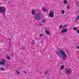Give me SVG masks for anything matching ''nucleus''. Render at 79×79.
<instances>
[{
	"mask_svg": "<svg viewBox=\"0 0 79 79\" xmlns=\"http://www.w3.org/2000/svg\"><path fill=\"white\" fill-rule=\"evenodd\" d=\"M59 53L61 56L62 60L63 61H65L66 60V56H67L65 52L63 50H61L59 52Z\"/></svg>",
	"mask_w": 79,
	"mask_h": 79,
	"instance_id": "1",
	"label": "nucleus"
},
{
	"mask_svg": "<svg viewBox=\"0 0 79 79\" xmlns=\"http://www.w3.org/2000/svg\"><path fill=\"white\" fill-rule=\"evenodd\" d=\"M42 18V13L40 12H39L36 14L34 17L35 20H40Z\"/></svg>",
	"mask_w": 79,
	"mask_h": 79,
	"instance_id": "2",
	"label": "nucleus"
},
{
	"mask_svg": "<svg viewBox=\"0 0 79 79\" xmlns=\"http://www.w3.org/2000/svg\"><path fill=\"white\" fill-rule=\"evenodd\" d=\"M6 11V8L4 6H0V13H2L3 15H4V13Z\"/></svg>",
	"mask_w": 79,
	"mask_h": 79,
	"instance_id": "3",
	"label": "nucleus"
},
{
	"mask_svg": "<svg viewBox=\"0 0 79 79\" xmlns=\"http://www.w3.org/2000/svg\"><path fill=\"white\" fill-rule=\"evenodd\" d=\"M49 16L51 18H53L54 17V12L53 11V10H51L49 12Z\"/></svg>",
	"mask_w": 79,
	"mask_h": 79,
	"instance_id": "4",
	"label": "nucleus"
},
{
	"mask_svg": "<svg viewBox=\"0 0 79 79\" xmlns=\"http://www.w3.org/2000/svg\"><path fill=\"white\" fill-rule=\"evenodd\" d=\"M71 69L70 68L66 70V72L67 74H71Z\"/></svg>",
	"mask_w": 79,
	"mask_h": 79,
	"instance_id": "5",
	"label": "nucleus"
},
{
	"mask_svg": "<svg viewBox=\"0 0 79 79\" xmlns=\"http://www.w3.org/2000/svg\"><path fill=\"white\" fill-rule=\"evenodd\" d=\"M1 61H2L1 63L2 64V65H5V63L6 62V60L4 59H2Z\"/></svg>",
	"mask_w": 79,
	"mask_h": 79,
	"instance_id": "6",
	"label": "nucleus"
},
{
	"mask_svg": "<svg viewBox=\"0 0 79 79\" xmlns=\"http://www.w3.org/2000/svg\"><path fill=\"white\" fill-rule=\"evenodd\" d=\"M67 31V29L65 28V29H64L62 30V31H60V34H62V33H64V32H66Z\"/></svg>",
	"mask_w": 79,
	"mask_h": 79,
	"instance_id": "7",
	"label": "nucleus"
},
{
	"mask_svg": "<svg viewBox=\"0 0 79 79\" xmlns=\"http://www.w3.org/2000/svg\"><path fill=\"white\" fill-rule=\"evenodd\" d=\"M56 53H57V55H58V56L59 58H61V56H60V54L59 53V52L58 51H56Z\"/></svg>",
	"mask_w": 79,
	"mask_h": 79,
	"instance_id": "8",
	"label": "nucleus"
},
{
	"mask_svg": "<svg viewBox=\"0 0 79 79\" xmlns=\"http://www.w3.org/2000/svg\"><path fill=\"white\" fill-rule=\"evenodd\" d=\"M31 13L33 15H35V12L34 10H32L31 11Z\"/></svg>",
	"mask_w": 79,
	"mask_h": 79,
	"instance_id": "9",
	"label": "nucleus"
},
{
	"mask_svg": "<svg viewBox=\"0 0 79 79\" xmlns=\"http://www.w3.org/2000/svg\"><path fill=\"white\" fill-rule=\"evenodd\" d=\"M42 10L44 12H47V10L45 9V8L42 7Z\"/></svg>",
	"mask_w": 79,
	"mask_h": 79,
	"instance_id": "10",
	"label": "nucleus"
},
{
	"mask_svg": "<svg viewBox=\"0 0 79 79\" xmlns=\"http://www.w3.org/2000/svg\"><path fill=\"white\" fill-rule=\"evenodd\" d=\"M35 44V42L34 40H33L32 42L31 43V45H34Z\"/></svg>",
	"mask_w": 79,
	"mask_h": 79,
	"instance_id": "11",
	"label": "nucleus"
},
{
	"mask_svg": "<svg viewBox=\"0 0 79 79\" xmlns=\"http://www.w3.org/2000/svg\"><path fill=\"white\" fill-rule=\"evenodd\" d=\"M71 6V4H70V3L69 4V5H67V8L68 10H69V9L70 8V7L69 6Z\"/></svg>",
	"mask_w": 79,
	"mask_h": 79,
	"instance_id": "12",
	"label": "nucleus"
},
{
	"mask_svg": "<svg viewBox=\"0 0 79 79\" xmlns=\"http://www.w3.org/2000/svg\"><path fill=\"white\" fill-rule=\"evenodd\" d=\"M63 3L65 4H67V3H68V2L66 0H64L63 2Z\"/></svg>",
	"mask_w": 79,
	"mask_h": 79,
	"instance_id": "13",
	"label": "nucleus"
},
{
	"mask_svg": "<svg viewBox=\"0 0 79 79\" xmlns=\"http://www.w3.org/2000/svg\"><path fill=\"white\" fill-rule=\"evenodd\" d=\"M46 34H47V35H50V33L48 30H46Z\"/></svg>",
	"mask_w": 79,
	"mask_h": 79,
	"instance_id": "14",
	"label": "nucleus"
},
{
	"mask_svg": "<svg viewBox=\"0 0 79 79\" xmlns=\"http://www.w3.org/2000/svg\"><path fill=\"white\" fill-rule=\"evenodd\" d=\"M64 65H62L61 66L60 69H64Z\"/></svg>",
	"mask_w": 79,
	"mask_h": 79,
	"instance_id": "15",
	"label": "nucleus"
},
{
	"mask_svg": "<svg viewBox=\"0 0 79 79\" xmlns=\"http://www.w3.org/2000/svg\"><path fill=\"white\" fill-rule=\"evenodd\" d=\"M45 21H46V20H45V19H43L42 20V23H44Z\"/></svg>",
	"mask_w": 79,
	"mask_h": 79,
	"instance_id": "16",
	"label": "nucleus"
},
{
	"mask_svg": "<svg viewBox=\"0 0 79 79\" xmlns=\"http://www.w3.org/2000/svg\"><path fill=\"white\" fill-rule=\"evenodd\" d=\"M79 15L77 16V17L76 19L75 20L76 22V21H77V20H78V19H79Z\"/></svg>",
	"mask_w": 79,
	"mask_h": 79,
	"instance_id": "17",
	"label": "nucleus"
},
{
	"mask_svg": "<svg viewBox=\"0 0 79 79\" xmlns=\"http://www.w3.org/2000/svg\"><path fill=\"white\" fill-rule=\"evenodd\" d=\"M48 71H47L46 72H45L44 73V74H46V75H47V74H48Z\"/></svg>",
	"mask_w": 79,
	"mask_h": 79,
	"instance_id": "18",
	"label": "nucleus"
},
{
	"mask_svg": "<svg viewBox=\"0 0 79 79\" xmlns=\"http://www.w3.org/2000/svg\"><path fill=\"white\" fill-rule=\"evenodd\" d=\"M16 73H17V74H19V71L17 70H16Z\"/></svg>",
	"mask_w": 79,
	"mask_h": 79,
	"instance_id": "19",
	"label": "nucleus"
},
{
	"mask_svg": "<svg viewBox=\"0 0 79 79\" xmlns=\"http://www.w3.org/2000/svg\"><path fill=\"white\" fill-rule=\"evenodd\" d=\"M73 30H77V27H74L73 28Z\"/></svg>",
	"mask_w": 79,
	"mask_h": 79,
	"instance_id": "20",
	"label": "nucleus"
},
{
	"mask_svg": "<svg viewBox=\"0 0 79 79\" xmlns=\"http://www.w3.org/2000/svg\"><path fill=\"white\" fill-rule=\"evenodd\" d=\"M1 69H2V71H5V69L3 68H1Z\"/></svg>",
	"mask_w": 79,
	"mask_h": 79,
	"instance_id": "21",
	"label": "nucleus"
},
{
	"mask_svg": "<svg viewBox=\"0 0 79 79\" xmlns=\"http://www.w3.org/2000/svg\"><path fill=\"white\" fill-rule=\"evenodd\" d=\"M76 4H77L78 5L77 6H79V2H78V1H77V2H76Z\"/></svg>",
	"mask_w": 79,
	"mask_h": 79,
	"instance_id": "22",
	"label": "nucleus"
},
{
	"mask_svg": "<svg viewBox=\"0 0 79 79\" xmlns=\"http://www.w3.org/2000/svg\"><path fill=\"white\" fill-rule=\"evenodd\" d=\"M61 12H62V14H63V15H64V10H62Z\"/></svg>",
	"mask_w": 79,
	"mask_h": 79,
	"instance_id": "23",
	"label": "nucleus"
},
{
	"mask_svg": "<svg viewBox=\"0 0 79 79\" xmlns=\"http://www.w3.org/2000/svg\"><path fill=\"white\" fill-rule=\"evenodd\" d=\"M6 58H7L8 60H10V56L6 57Z\"/></svg>",
	"mask_w": 79,
	"mask_h": 79,
	"instance_id": "24",
	"label": "nucleus"
},
{
	"mask_svg": "<svg viewBox=\"0 0 79 79\" xmlns=\"http://www.w3.org/2000/svg\"><path fill=\"white\" fill-rule=\"evenodd\" d=\"M62 25H60L59 26V29H61V28H62Z\"/></svg>",
	"mask_w": 79,
	"mask_h": 79,
	"instance_id": "25",
	"label": "nucleus"
},
{
	"mask_svg": "<svg viewBox=\"0 0 79 79\" xmlns=\"http://www.w3.org/2000/svg\"><path fill=\"white\" fill-rule=\"evenodd\" d=\"M43 36V34H41L40 35V37H42Z\"/></svg>",
	"mask_w": 79,
	"mask_h": 79,
	"instance_id": "26",
	"label": "nucleus"
},
{
	"mask_svg": "<svg viewBox=\"0 0 79 79\" xmlns=\"http://www.w3.org/2000/svg\"><path fill=\"white\" fill-rule=\"evenodd\" d=\"M43 25V24L42 23H40L39 24V26H42Z\"/></svg>",
	"mask_w": 79,
	"mask_h": 79,
	"instance_id": "27",
	"label": "nucleus"
},
{
	"mask_svg": "<svg viewBox=\"0 0 79 79\" xmlns=\"http://www.w3.org/2000/svg\"><path fill=\"white\" fill-rule=\"evenodd\" d=\"M25 48L24 47H23L22 48H21V50H23V49H24Z\"/></svg>",
	"mask_w": 79,
	"mask_h": 79,
	"instance_id": "28",
	"label": "nucleus"
},
{
	"mask_svg": "<svg viewBox=\"0 0 79 79\" xmlns=\"http://www.w3.org/2000/svg\"><path fill=\"white\" fill-rule=\"evenodd\" d=\"M66 26H67V25H64V27H66Z\"/></svg>",
	"mask_w": 79,
	"mask_h": 79,
	"instance_id": "29",
	"label": "nucleus"
},
{
	"mask_svg": "<svg viewBox=\"0 0 79 79\" xmlns=\"http://www.w3.org/2000/svg\"><path fill=\"white\" fill-rule=\"evenodd\" d=\"M77 32L78 34H79V30H77Z\"/></svg>",
	"mask_w": 79,
	"mask_h": 79,
	"instance_id": "30",
	"label": "nucleus"
},
{
	"mask_svg": "<svg viewBox=\"0 0 79 79\" xmlns=\"http://www.w3.org/2000/svg\"><path fill=\"white\" fill-rule=\"evenodd\" d=\"M77 49H79V46H77Z\"/></svg>",
	"mask_w": 79,
	"mask_h": 79,
	"instance_id": "31",
	"label": "nucleus"
},
{
	"mask_svg": "<svg viewBox=\"0 0 79 79\" xmlns=\"http://www.w3.org/2000/svg\"><path fill=\"white\" fill-rule=\"evenodd\" d=\"M1 64H2V62L0 61V65H1Z\"/></svg>",
	"mask_w": 79,
	"mask_h": 79,
	"instance_id": "32",
	"label": "nucleus"
},
{
	"mask_svg": "<svg viewBox=\"0 0 79 79\" xmlns=\"http://www.w3.org/2000/svg\"><path fill=\"white\" fill-rule=\"evenodd\" d=\"M64 27H63L62 28V29H64Z\"/></svg>",
	"mask_w": 79,
	"mask_h": 79,
	"instance_id": "33",
	"label": "nucleus"
},
{
	"mask_svg": "<svg viewBox=\"0 0 79 79\" xmlns=\"http://www.w3.org/2000/svg\"><path fill=\"white\" fill-rule=\"evenodd\" d=\"M9 45H10L11 46V44L9 42Z\"/></svg>",
	"mask_w": 79,
	"mask_h": 79,
	"instance_id": "34",
	"label": "nucleus"
},
{
	"mask_svg": "<svg viewBox=\"0 0 79 79\" xmlns=\"http://www.w3.org/2000/svg\"><path fill=\"white\" fill-rule=\"evenodd\" d=\"M58 50H61V49H59Z\"/></svg>",
	"mask_w": 79,
	"mask_h": 79,
	"instance_id": "35",
	"label": "nucleus"
},
{
	"mask_svg": "<svg viewBox=\"0 0 79 79\" xmlns=\"http://www.w3.org/2000/svg\"><path fill=\"white\" fill-rule=\"evenodd\" d=\"M24 73H26V72H25V71H24Z\"/></svg>",
	"mask_w": 79,
	"mask_h": 79,
	"instance_id": "36",
	"label": "nucleus"
},
{
	"mask_svg": "<svg viewBox=\"0 0 79 79\" xmlns=\"http://www.w3.org/2000/svg\"><path fill=\"white\" fill-rule=\"evenodd\" d=\"M7 0H5V1H6Z\"/></svg>",
	"mask_w": 79,
	"mask_h": 79,
	"instance_id": "37",
	"label": "nucleus"
}]
</instances>
